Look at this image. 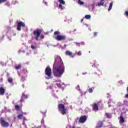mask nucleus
I'll list each match as a JSON object with an SVG mask.
<instances>
[{"instance_id": "obj_1", "label": "nucleus", "mask_w": 128, "mask_h": 128, "mask_svg": "<svg viewBox=\"0 0 128 128\" xmlns=\"http://www.w3.org/2000/svg\"><path fill=\"white\" fill-rule=\"evenodd\" d=\"M65 67L60 56H56L53 66V74L54 76L60 78L64 72Z\"/></svg>"}, {"instance_id": "obj_2", "label": "nucleus", "mask_w": 128, "mask_h": 128, "mask_svg": "<svg viewBox=\"0 0 128 128\" xmlns=\"http://www.w3.org/2000/svg\"><path fill=\"white\" fill-rule=\"evenodd\" d=\"M54 36L58 42H62V40H66V36L61 35L60 32L58 31L54 32Z\"/></svg>"}, {"instance_id": "obj_3", "label": "nucleus", "mask_w": 128, "mask_h": 128, "mask_svg": "<svg viewBox=\"0 0 128 128\" xmlns=\"http://www.w3.org/2000/svg\"><path fill=\"white\" fill-rule=\"evenodd\" d=\"M58 110L61 112L62 116L66 114V106L62 104L58 105Z\"/></svg>"}, {"instance_id": "obj_4", "label": "nucleus", "mask_w": 128, "mask_h": 128, "mask_svg": "<svg viewBox=\"0 0 128 128\" xmlns=\"http://www.w3.org/2000/svg\"><path fill=\"white\" fill-rule=\"evenodd\" d=\"M45 74L46 76V80L52 78V68L50 67H47L45 70Z\"/></svg>"}, {"instance_id": "obj_5", "label": "nucleus", "mask_w": 128, "mask_h": 128, "mask_svg": "<svg viewBox=\"0 0 128 128\" xmlns=\"http://www.w3.org/2000/svg\"><path fill=\"white\" fill-rule=\"evenodd\" d=\"M42 30L38 28H37L36 30H34V31L33 34H34V36H36V40H38V38H40V34H42Z\"/></svg>"}, {"instance_id": "obj_6", "label": "nucleus", "mask_w": 128, "mask_h": 128, "mask_svg": "<svg viewBox=\"0 0 128 128\" xmlns=\"http://www.w3.org/2000/svg\"><path fill=\"white\" fill-rule=\"evenodd\" d=\"M0 124L3 128H8L10 126V123L4 120V118H0Z\"/></svg>"}, {"instance_id": "obj_7", "label": "nucleus", "mask_w": 128, "mask_h": 128, "mask_svg": "<svg viewBox=\"0 0 128 128\" xmlns=\"http://www.w3.org/2000/svg\"><path fill=\"white\" fill-rule=\"evenodd\" d=\"M22 26H26V24L22 22H19L17 24V30L20 32L22 30Z\"/></svg>"}, {"instance_id": "obj_8", "label": "nucleus", "mask_w": 128, "mask_h": 128, "mask_svg": "<svg viewBox=\"0 0 128 128\" xmlns=\"http://www.w3.org/2000/svg\"><path fill=\"white\" fill-rule=\"evenodd\" d=\"M87 117L86 116H83L80 117L79 122H81V124H84V122H86V120Z\"/></svg>"}, {"instance_id": "obj_9", "label": "nucleus", "mask_w": 128, "mask_h": 128, "mask_svg": "<svg viewBox=\"0 0 128 128\" xmlns=\"http://www.w3.org/2000/svg\"><path fill=\"white\" fill-rule=\"evenodd\" d=\"M28 98V95L25 94L24 93H22L20 102H24V100H26V98Z\"/></svg>"}, {"instance_id": "obj_10", "label": "nucleus", "mask_w": 128, "mask_h": 128, "mask_svg": "<svg viewBox=\"0 0 128 128\" xmlns=\"http://www.w3.org/2000/svg\"><path fill=\"white\" fill-rule=\"evenodd\" d=\"M65 54L66 56H71V58H74V54H73L72 52L69 50H66V52H65Z\"/></svg>"}, {"instance_id": "obj_11", "label": "nucleus", "mask_w": 128, "mask_h": 128, "mask_svg": "<svg viewBox=\"0 0 128 128\" xmlns=\"http://www.w3.org/2000/svg\"><path fill=\"white\" fill-rule=\"evenodd\" d=\"M93 110H98V105L96 103H94L92 105Z\"/></svg>"}, {"instance_id": "obj_12", "label": "nucleus", "mask_w": 128, "mask_h": 128, "mask_svg": "<svg viewBox=\"0 0 128 128\" xmlns=\"http://www.w3.org/2000/svg\"><path fill=\"white\" fill-rule=\"evenodd\" d=\"M6 92V89L2 87H0V96H4Z\"/></svg>"}, {"instance_id": "obj_13", "label": "nucleus", "mask_w": 128, "mask_h": 128, "mask_svg": "<svg viewBox=\"0 0 128 128\" xmlns=\"http://www.w3.org/2000/svg\"><path fill=\"white\" fill-rule=\"evenodd\" d=\"M103 124H104V122H102V121H99L97 124L96 128H100L102 126Z\"/></svg>"}, {"instance_id": "obj_14", "label": "nucleus", "mask_w": 128, "mask_h": 128, "mask_svg": "<svg viewBox=\"0 0 128 128\" xmlns=\"http://www.w3.org/2000/svg\"><path fill=\"white\" fill-rule=\"evenodd\" d=\"M120 123L124 124V116H122V115H120Z\"/></svg>"}, {"instance_id": "obj_15", "label": "nucleus", "mask_w": 128, "mask_h": 128, "mask_svg": "<svg viewBox=\"0 0 128 128\" xmlns=\"http://www.w3.org/2000/svg\"><path fill=\"white\" fill-rule=\"evenodd\" d=\"M105 116L107 118H112V114L106 112Z\"/></svg>"}, {"instance_id": "obj_16", "label": "nucleus", "mask_w": 128, "mask_h": 128, "mask_svg": "<svg viewBox=\"0 0 128 128\" xmlns=\"http://www.w3.org/2000/svg\"><path fill=\"white\" fill-rule=\"evenodd\" d=\"M104 0H101L100 2L98 3V6H104Z\"/></svg>"}, {"instance_id": "obj_17", "label": "nucleus", "mask_w": 128, "mask_h": 128, "mask_svg": "<svg viewBox=\"0 0 128 128\" xmlns=\"http://www.w3.org/2000/svg\"><path fill=\"white\" fill-rule=\"evenodd\" d=\"M8 82H10V84H12V82H14V80H12V78L9 77L8 78Z\"/></svg>"}, {"instance_id": "obj_18", "label": "nucleus", "mask_w": 128, "mask_h": 128, "mask_svg": "<svg viewBox=\"0 0 128 128\" xmlns=\"http://www.w3.org/2000/svg\"><path fill=\"white\" fill-rule=\"evenodd\" d=\"M112 4H114L112 2H110L109 6V8H108V12H110V10H112Z\"/></svg>"}, {"instance_id": "obj_19", "label": "nucleus", "mask_w": 128, "mask_h": 128, "mask_svg": "<svg viewBox=\"0 0 128 128\" xmlns=\"http://www.w3.org/2000/svg\"><path fill=\"white\" fill-rule=\"evenodd\" d=\"M20 68H22V64H19L17 66H16L15 68L16 70H20Z\"/></svg>"}, {"instance_id": "obj_20", "label": "nucleus", "mask_w": 128, "mask_h": 128, "mask_svg": "<svg viewBox=\"0 0 128 128\" xmlns=\"http://www.w3.org/2000/svg\"><path fill=\"white\" fill-rule=\"evenodd\" d=\"M78 4H80V6H82V4H84V2H82L80 0H78Z\"/></svg>"}, {"instance_id": "obj_21", "label": "nucleus", "mask_w": 128, "mask_h": 128, "mask_svg": "<svg viewBox=\"0 0 128 128\" xmlns=\"http://www.w3.org/2000/svg\"><path fill=\"white\" fill-rule=\"evenodd\" d=\"M60 4H66V2L64 0H59Z\"/></svg>"}, {"instance_id": "obj_22", "label": "nucleus", "mask_w": 128, "mask_h": 128, "mask_svg": "<svg viewBox=\"0 0 128 128\" xmlns=\"http://www.w3.org/2000/svg\"><path fill=\"white\" fill-rule=\"evenodd\" d=\"M58 8H60L62 10L64 8V6H62V4H59Z\"/></svg>"}, {"instance_id": "obj_23", "label": "nucleus", "mask_w": 128, "mask_h": 128, "mask_svg": "<svg viewBox=\"0 0 128 128\" xmlns=\"http://www.w3.org/2000/svg\"><path fill=\"white\" fill-rule=\"evenodd\" d=\"M20 106L19 105H16L15 106L14 109L16 110H20Z\"/></svg>"}, {"instance_id": "obj_24", "label": "nucleus", "mask_w": 128, "mask_h": 128, "mask_svg": "<svg viewBox=\"0 0 128 128\" xmlns=\"http://www.w3.org/2000/svg\"><path fill=\"white\" fill-rule=\"evenodd\" d=\"M18 118L22 120L24 118V115L22 114H20L18 116Z\"/></svg>"}, {"instance_id": "obj_25", "label": "nucleus", "mask_w": 128, "mask_h": 128, "mask_svg": "<svg viewBox=\"0 0 128 128\" xmlns=\"http://www.w3.org/2000/svg\"><path fill=\"white\" fill-rule=\"evenodd\" d=\"M91 16L90 15H86L85 16V18H86V20H88L90 18Z\"/></svg>"}, {"instance_id": "obj_26", "label": "nucleus", "mask_w": 128, "mask_h": 128, "mask_svg": "<svg viewBox=\"0 0 128 128\" xmlns=\"http://www.w3.org/2000/svg\"><path fill=\"white\" fill-rule=\"evenodd\" d=\"M21 80L22 82H24V80H26V77L24 76H22V78H21Z\"/></svg>"}, {"instance_id": "obj_27", "label": "nucleus", "mask_w": 128, "mask_h": 128, "mask_svg": "<svg viewBox=\"0 0 128 128\" xmlns=\"http://www.w3.org/2000/svg\"><path fill=\"white\" fill-rule=\"evenodd\" d=\"M31 48H32V50H36L37 47L34 46V45H32Z\"/></svg>"}, {"instance_id": "obj_28", "label": "nucleus", "mask_w": 128, "mask_h": 128, "mask_svg": "<svg viewBox=\"0 0 128 128\" xmlns=\"http://www.w3.org/2000/svg\"><path fill=\"white\" fill-rule=\"evenodd\" d=\"M40 38H41V40H44V36L43 34L40 35Z\"/></svg>"}, {"instance_id": "obj_29", "label": "nucleus", "mask_w": 128, "mask_h": 128, "mask_svg": "<svg viewBox=\"0 0 128 128\" xmlns=\"http://www.w3.org/2000/svg\"><path fill=\"white\" fill-rule=\"evenodd\" d=\"M92 92H93L92 88H90L88 89V92L92 93Z\"/></svg>"}, {"instance_id": "obj_30", "label": "nucleus", "mask_w": 128, "mask_h": 128, "mask_svg": "<svg viewBox=\"0 0 128 128\" xmlns=\"http://www.w3.org/2000/svg\"><path fill=\"white\" fill-rule=\"evenodd\" d=\"M7 0H0V4H2V2H6Z\"/></svg>"}, {"instance_id": "obj_31", "label": "nucleus", "mask_w": 128, "mask_h": 128, "mask_svg": "<svg viewBox=\"0 0 128 128\" xmlns=\"http://www.w3.org/2000/svg\"><path fill=\"white\" fill-rule=\"evenodd\" d=\"M78 56H80L82 55V52L79 51L78 53H77Z\"/></svg>"}, {"instance_id": "obj_32", "label": "nucleus", "mask_w": 128, "mask_h": 128, "mask_svg": "<svg viewBox=\"0 0 128 128\" xmlns=\"http://www.w3.org/2000/svg\"><path fill=\"white\" fill-rule=\"evenodd\" d=\"M128 100H124V104L126 105L128 104Z\"/></svg>"}, {"instance_id": "obj_33", "label": "nucleus", "mask_w": 128, "mask_h": 128, "mask_svg": "<svg viewBox=\"0 0 128 128\" xmlns=\"http://www.w3.org/2000/svg\"><path fill=\"white\" fill-rule=\"evenodd\" d=\"M6 6H8V8H10V3H6Z\"/></svg>"}, {"instance_id": "obj_34", "label": "nucleus", "mask_w": 128, "mask_h": 128, "mask_svg": "<svg viewBox=\"0 0 128 128\" xmlns=\"http://www.w3.org/2000/svg\"><path fill=\"white\" fill-rule=\"evenodd\" d=\"M76 89L78 90H80V86L78 85L77 86Z\"/></svg>"}, {"instance_id": "obj_35", "label": "nucleus", "mask_w": 128, "mask_h": 128, "mask_svg": "<svg viewBox=\"0 0 128 128\" xmlns=\"http://www.w3.org/2000/svg\"><path fill=\"white\" fill-rule=\"evenodd\" d=\"M0 64H1V66H4V64L3 62H0Z\"/></svg>"}, {"instance_id": "obj_36", "label": "nucleus", "mask_w": 128, "mask_h": 128, "mask_svg": "<svg viewBox=\"0 0 128 128\" xmlns=\"http://www.w3.org/2000/svg\"><path fill=\"white\" fill-rule=\"evenodd\" d=\"M125 14H126V16H128V12H125Z\"/></svg>"}, {"instance_id": "obj_37", "label": "nucleus", "mask_w": 128, "mask_h": 128, "mask_svg": "<svg viewBox=\"0 0 128 128\" xmlns=\"http://www.w3.org/2000/svg\"><path fill=\"white\" fill-rule=\"evenodd\" d=\"M96 34H98V32H94V36H96Z\"/></svg>"}, {"instance_id": "obj_38", "label": "nucleus", "mask_w": 128, "mask_h": 128, "mask_svg": "<svg viewBox=\"0 0 128 128\" xmlns=\"http://www.w3.org/2000/svg\"><path fill=\"white\" fill-rule=\"evenodd\" d=\"M6 76H8V77L10 76V73H8V72L6 73Z\"/></svg>"}, {"instance_id": "obj_39", "label": "nucleus", "mask_w": 128, "mask_h": 128, "mask_svg": "<svg viewBox=\"0 0 128 128\" xmlns=\"http://www.w3.org/2000/svg\"><path fill=\"white\" fill-rule=\"evenodd\" d=\"M125 98H128V93L126 95Z\"/></svg>"}, {"instance_id": "obj_40", "label": "nucleus", "mask_w": 128, "mask_h": 128, "mask_svg": "<svg viewBox=\"0 0 128 128\" xmlns=\"http://www.w3.org/2000/svg\"><path fill=\"white\" fill-rule=\"evenodd\" d=\"M25 120H26V118H24L23 122H24Z\"/></svg>"}, {"instance_id": "obj_41", "label": "nucleus", "mask_w": 128, "mask_h": 128, "mask_svg": "<svg viewBox=\"0 0 128 128\" xmlns=\"http://www.w3.org/2000/svg\"><path fill=\"white\" fill-rule=\"evenodd\" d=\"M14 4H18V1H14Z\"/></svg>"}, {"instance_id": "obj_42", "label": "nucleus", "mask_w": 128, "mask_h": 128, "mask_svg": "<svg viewBox=\"0 0 128 128\" xmlns=\"http://www.w3.org/2000/svg\"><path fill=\"white\" fill-rule=\"evenodd\" d=\"M2 80H3L2 78H0V82H2Z\"/></svg>"}, {"instance_id": "obj_43", "label": "nucleus", "mask_w": 128, "mask_h": 128, "mask_svg": "<svg viewBox=\"0 0 128 128\" xmlns=\"http://www.w3.org/2000/svg\"><path fill=\"white\" fill-rule=\"evenodd\" d=\"M110 106H112V105L110 104H108V108H110Z\"/></svg>"}, {"instance_id": "obj_44", "label": "nucleus", "mask_w": 128, "mask_h": 128, "mask_svg": "<svg viewBox=\"0 0 128 128\" xmlns=\"http://www.w3.org/2000/svg\"><path fill=\"white\" fill-rule=\"evenodd\" d=\"M87 72L82 73V74H86Z\"/></svg>"}, {"instance_id": "obj_45", "label": "nucleus", "mask_w": 128, "mask_h": 128, "mask_svg": "<svg viewBox=\"0 0 128 128\" xmlns=\"http://www.w3.org/2000/svg\"><path fill=\"white\" fill-rule=\"evenodd\" d=\"M84 22V19L81 20V22Z\"/></svg>"}, {"instance_id": "obj_46", "label": "nucleus", "mask_w": 128, "mask_h": 128, "mask_svg": "<svg viewBox=\"0 0 128 128\" xmlns=\"http://www.w3.org/2000/svg\"><path fill=\"white\" fill-rule=\"evenodd\" d=\"M64 48H66V44H64Z\"/></svg>"}, {"instance_id": "obj_47", "label": "nucleus", "mask_w": 128, "mask_h": 128, "mask_svg": "<svg viewBox=\"0 0 128 128\" xmlns=\"http://www.w3.org/2000/svg\"><path fill=\"white\" fill-rule=\"evenodd\" d=\"M74 32H76V29H74Z\"/></svg>"}, {"instance_id": "obj_48", "label": "nucleus", "mask_w": 128, "mask_h": 128, "mask_svg": "<svg viewBox=\"0 0 128 128\" xmlns=\"http://www.w3.org/2000/svg\"><path fill=\"white\" fill-rule=\"evenodd\" d=\"M22 88H24V84L22 85Z\"/></svg>"}, {"instance_id": "obj_49", "label": "nucleus", "mask_w": 128, "mask_h": 128, "mask_svg": "<svg viewBox=\"0 0 128 128\" xmlns=\"http://www.w3.org/2000/svg\"><path fill=\"white\" fill-rule=\"evenodd\" d=\"M126 90H127V92H128V87L127 88H126Z\"/></svg>"}, {"instance_id": "obj_50", "label": "nucleus", "mask_w": 128, "mask_h": 128, "mask_svg": "<svg viewBox=\"0 0 128 128\" xmlns=\"http://www.w3.org/2000/svg\"><path fill=\"white\" fill-rule=\"evenodd\" d=\"M110 128H116V127L114 126V127H110Z\"/></svg>"}, {"instance_id": "obj_51", "label": "nucleus", "mask_w": 128, "mask_h": 128, "mask_svg": "<svg viewBox=\"0 0 128 128\" xmlns=\"http://www.w3.org/2000/svg\"><path fill=\"white\" fill-rule=\"evenodd\" d=\"M72 128H76L75 126H72Z\"/></svg>"}, {"instance_id": "obj_52", "label": "nucleus", "mask_w": 128, "mask_h": 128, "mask_svg": "<svg viewBox=\"0 0 128 128\" xmlns=\"http://www.w3.org/2000/svg\"><path fill=\"white\" fill-rule=\"evenodd\" d=\"M76 128H80V127H76Z\"/></svg>"}]
</instances>
